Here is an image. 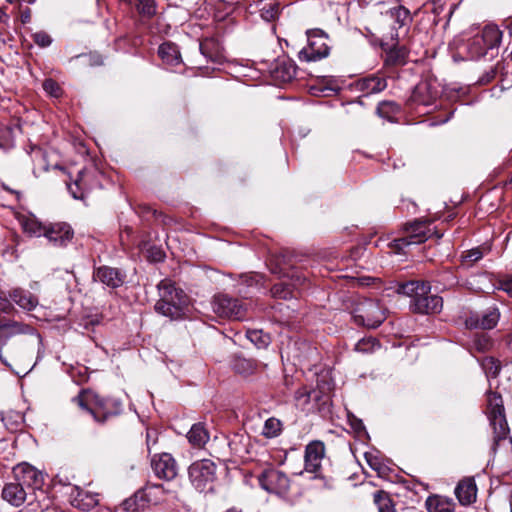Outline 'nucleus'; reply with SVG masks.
Instances as JSON below:
<instances>
[{
    "mask_svg": "<svg viewBox=\"0 0 512 512\" xmlns=\"http://www.w3.org/2000/svg\"><path fill=\"white\" fill-rule=\"evenodd\" d=\"M146 496L149 497L151 495H163L166 493V490L162 484H150L145 488Z\"/></svg>",
    "mask_w": 512,
    "mask_h": 512,
    "instance_id": "nucleus-50",
    "label": "nucleus"
},
{
    "mask_svg": "<svg viewBox=\"0 0 512 512\" xmlns=\"http://www.w3.org/2000/svg\"><path fill=\"white\" fill-rule=\"evenodd\" d=\"M325 455V446L320 441H313L305 449V470L317 473L321 468V462Z\"/></svg>",
    "mask_w": 512,
    "mask_h": 512,
    "instance_id": "nucleus-15",
    "label": "nucleus"
},
{
    "mask_svg": "<svg viewBox=\"0 0 512 512\" xmlns=\"http://www.w3.org/2000/svg\"><path fill=\"white\" fill-rule=\"evenodd\" d=\"M492 345L491 338L485 333L476 334L473 338L472 348L477 352H486L492 348Z\"/></svg>",
    "mask_w": 512,
    "mask_h": 512,
    "instance_id": "nucleus-37",
    "label": "nucleus"
},
{
    "mask_svg": "<svg viewBox=\"0 0 512 512\" xmlns=\"http://www.w3.org/2000/svg\"><path fill=\"white\" fill-rule=\"evenodd\" d=\"M201 53L213 62H219L222 59V54L219 50L217 43L213 39H206L200 43Z\"/></svg>",
    "mask_w": 512,
    "mask_h": 512,
    "instance_id": "nucleus-31",
    "label": "nucleus"
},
{
    "mask_svg": "<svg viewBox=\"0 0 512 512\" xmlns=\"http://www.w3.org/2000/svg\"><path fill=\"white\" fill-rule=\"evenodd\" d=\"M424 90H428V85L426 83H422L420 85H418L415 89V92H414V99L416 101H419L420 103L424 104V105H429L430 104V101L429 100H419L417 99V95L422 93Z\"/></svg>",
    "mask_w": 512,
    "mask_h": 512,
    "instance_id": "nucleus-53",
    "label": "nucleus"
},
{
    "mask_svg": "<svg viewBox=\"0 0 512 512\" xmlns=\"http://www.w3.org/2000/svg\"><path fill=\"white\" fill-rule=\"evenodd\" d=\"M499 312L496 308H490L481 316L472 315L466 320L469 328L492 329L499 321Z\"/></svg>",
    "mask_w": 512,
    "mask_h": 512,
    "instance_id": "nucleus-19",
    "label": "nucleus"
},
{
    "mask_svg": "<svg viewBox=\"0 0 512 512\" xmlns=\"http://www.w3.org/2000/svg\"><path fill=\"white\" fill-rule=\"evenodd\" d=\"M157 287L160 299L155 304L156 312L172 320L179 319L187 304V296L184 291L176 288L174 283L169 280L160 281Z\"/></svg>",
    "mask_w": 512,
    "mask_h": 512,
    "instance_id": "nucleus-3",
    "label": "nucleus"
},
{
    "mask_svg": "<svg viewBox=\"0 0 512 512\" xmlns=\"http://www.w3.org/2000/svg\"><path fill=\"white\" fill-rule=\"evenodd\" d=\"M212 309L219 317L234 320H242L246 316L247 311L243 303L226 294H219L214 297Z\"/></svg>",
    "mask_w": 512,
    "mask_h": 512,
    "instance_id": "nucleus-11",
    "label": "nucleus"
},
{
    "mask_svg": "<svg viewBox=\"0 0 512 512\" xmlns=\"http://www.w3.org/2000/svg\"><path fill=\"white\" fill-rule=\"evenodd\" d=\"M7 18L6 13L0 8V22H4Z\"/></svg>",
    "mask_w": 512,
    "mask_h": 512,
    "instance_id": "nucleus-59",
    "label": "nucleus"
},
{
    "mask_svg": "<svg viewBox=\"0 0 512 512\" xmlns=\"http://www.w3.org/2000/svg\"><path fill=\"white\" fill-rule=\"evenodd\" d=\"M380 348L379 342L373 338H363L357 342L355 345V350L359 352L369 353L374 352L376 349Z\"/></svg>",
    "mask_w": 512,
    "mask_h": 512,
    "instance_id": "nucleus-43",
    "label": "nucleus"
},
{
    "mask_svg": "<svg viewBox=\"0 0 512 512\" xmlns=\"http://www.w3.org/2000/svg\"><path fill=\"white\" fill-rule=\"evenodd\" d=\"M455 495L462 505H470L476 500L477 487L473 478H464L455 488Z\"/></svg>",
    "mask_w": 512,
    "mask_h": 512,
    "instance_id": "nucleus-21",
    "label": "nucleus"
},
{
    "mask_svg": "<svg viewBox=\"0 0 512 512\" xmlns=\"http://www.w3.org/2000/svg\"><path fill=\"white\" fill-rule=\"evenodd\" d=\"M425 505L429 512H453L455 508L452 499L440 495L429 496Z\"/></svg>",
    "mask_w": 512,
    "mask_h": 512,
    "instance_id": "nucleus-25",
    "label": "nucleus"
},
{
    "mask_svg": "<svg viewBox=\"0 0 512 512\" xmlns=\"http://www.w3.org/2000/svg\"><path fill=\"white\" fill-rule=\"evenodd\" d=\"M14 480L28 489H40L44 483V475L40 470L28 463L18 464L13 468Z\"/></svg>",
    "mask_w": 512,
    "mask_h": 512,
    "instance_id": "nucleus-13",
    "label": "nucleus"
},
{
    "mask_svg": "<svg viewBox=\"0 0 512 512\" xmlns=\"http://www.w3.org/2000/svg\"><path fill=\"white\" fill-rule=\"evenodd\" d=\"M248 339L255 343L257 347H264L268 344V339L266 336L262 335L261 331L252 330L247 332Z\"/></svg>",
    "mask_w": 512,
    "mask_h": 512,
    "instance_id": "nucleus-48",
    "label": "nucleus"
},
{
    "mask_svg": "<svg viewBox=\"0 0 512 512\" xmlns=\"http://www.w3.org/2000/svg\"><path fill=\"white\" fill-rule=\"evenodd\" d=\"M306 34L308 44L299 51V59L301 61L311 62L327 57L330 52L328 35L320 29L308 30Z\"/></svg>",
    "mask_w": 512,
    "mask_h": 512,
    "instance_id": "nucleus-8",
    "label": "nucleus"
},
{
    "mask_svg": "<svg viewBox=\"0 0 512 512\" xmlns=\"http://www.w3.org/2000/svg\"><path fill=\"white\" fill-rule=\"evenodd\" d=\"M157 259H158V260H161V259H162V253H161V252H159V253H158V258H157Z\"/></svg>",
    "mask_w": 512,
    "mask_h": 512,
    "instance_id": "nucleus-63",
    "label": "nucleus"
},
{
    "mask_svg": "<svg viewBox=\"0 0 512 512\" xmlns=\"http://www.w3.org/2000/svg\"><path fill=\"white\" fill-rule=\"evenodd\" d=\"M20 348L21 347L15 346L9 349L11 359L17 364L23 363L26 358V353H21Z\"/></svg>",
    "mask_w": 512,
    "mask_h": 512,
    "instance_id": "nucleus-51",
    "label": "nucleus"
},
{
    "mask_svg": "<svg viewBox=\"0 0 512 512\" xmlns=\"http://www.w3.org/2000/svg\"><path fill=\"white\" fill-rule=\"evenodd\" d=\"M44 91L52 97L58 98L62 94V89L59 84L53 79H46L43 82Z\"/></svg>",
    "mask_w": 512,
    "mask_h": 512,
    "instance_id": "nucleus-46",
    "label": "nucleus"
},
{
    "mask_svg": "<svg viewBox=\"0 0 512 512\" xmlns=\"http://www.w3.org/2000/svg\"><path fill=\"white\" fill-rule=\"evenodd\" d=\"M30 20V10L27 8L24 10L21 14V21L22 23H27Z\"/></svg>",
    "mask_w": 512,
    "mask_h": 512,
    "instance_id": "nucleus-56",
    "label": "nucleus"
},
{
    "mask_svg": "<svg viewBox=\"0 0 512 512\" xmlns=\"http://www.w3.org/2000/svg\"><path fill=\"white\" fill-rule=\"evenodd\" d=\"M22 227L30 236L40 237L44 236L48 226H44L35 217H28L23 220Z\"/></svg>",
    "mask_w": 512,
    "mask_h": 512,
    "instance_id": "nucleus-33",
    "label": "nucleus"
},
{
    "mask_svg": "<svg viewBox=\"0 0 512 512\" xmlns=\"http://www.w3.org/2000/svg\"><path fill=\"white\" fill-rule=\"evenodd\" d=\"M14 131L10 126H0V148L9 149L13 146Z\"/></svg>",
    "mask_w": 512,
    "mask_h": 512,
    "instance_id": "nucleus-41",
    "label": "nucleus"
},
{
    "mask_svg": "<svg viewBox=\"0 0 512 512\" xmlns=\"http://www.w3.org/2000/svg\"><path fill=\"white\" fill-rule=\"evenodd\" d=\"M281 430V421L274 417H271L265 421L262 430V435H264L266 438H274L280 434Z\"/></svg>",
    "mask_w": 512,
    "mask_h": 512,
    "instance_id": "nucleus-35",
    "label": "nucleus"
},
{
    "mask_svg": "<svg viewBox=\"0 0 512 512\" xmlns=\"http://www.w3.org/2000/svg\"><path fill=\"white\" fill-rule=\"evenodd\" d=\"M158 54L163 63L168 66H176L182 62L180 51L176 44L164 42L159 46Z\"/></svg>",
    "mask_w": 512,
    "mask_h": 512,
    "instance_id": "nucleus-24",
    "label": "nucleus"
},
{
    "mask_svg": "<svg viewBox=\"0 0 512 512\" xmlns=\"http://www.w3.org/2000/svg\"><path fill=\"white\" fill-rule=\"evenodd\" d=\"M93 278L108 287L117 288L124 283L125 276L117 268L101 266L95 269Z\"/></svg>",
    "mask_w": 512,
    "mask_h": 512,
    "instance_id": "nucleus-17",
    "label": "nucleus"
},
{
    "mask_svg": "<svg viewBox=\"0 0 512 512\" xmlns=\"http://www.w3.org/2000/svg\"><path fill=\"white\" fill-rule=\"evenodd\" d=\"M353 317L357 324L376 328L386 319V314L377 300L364 299L357 304Z\"/></svg>",
    "mask_w": 512,
    "mask_h": 512,
    "instance_id": "nucleus-9",
    "label": "nucleus"
},
{
    "mask_svg": "<svg viewBox=\"0 0 512 512\" xmlns=\"http://www.w3.org/2000/svg\"><path fill=\"white\" fill-rule=\"evenodd\" d=\"M389 14L394 23L397 24L398 28L406 26L410 21L409 10L402 6L390 9Z\"/></svg>",
    "mask_w": 512,
    "mask_h": 512,
    "instance_id": "nucleus-34",
    "label": "nucleus"
},
{
    "mask_svg": "<svg viewBox=\"0 0 512 512\" xmlns=\"http://www.w3.org/2000/svg\"><path fill=\"white\" fill-rule=\"evenodd\" d=\"M385 51V64L389 66L404 65L408 57V49L405 46L394 44Z\"/></svg>",
    "mask_w": 512,
    "mask_h": 512,
    "instance_id": "nucleus-26",
    "label": "nucleus"
},
{
    "mask_svg": "<svg viewBox=\"0 0 512 512\" xmlns=\"http://www.w3.org/2000/svg\"><path fill=\"white\" fill-rule=\"evenodd\" d=\"M500 288L512 297V277L501 280Z\"/></svg>",
    "mask_w": 512,
    "mask_h": 512,
    "instance_id": "nucleus-52",
    "label": "nucleus"
},
{
    "mask_svg": "<svg viewBox=\"0 0 512 512\" xmlns=\"http://www.w3.org/2000/svg\"><path fill=\"white\" fill-rule=\"evenodd\" d=\"M258 479L260 486L270 493L284 496L290 489V480L287 475L274 468L264 470Z\"/></svg>",
    "mask_w": 512,
    "mask_h": 512,
    "instance_id": "nucleus-12",
    "label": "nucleus"
},
{
    "mask_svg": "<svg viewBox=\"0 0 512 512\" xmlns=\"http://www.w3.org/2000/svg\"><path fill=\"white\" fill-rule=\"evenodd\" d=\"M374 500L378 506L379 512H396L392 501L384 492L379 491L375 493Z\"/></svg>",
    "mask_w": 512,
    "mask_h": 512,
    "instance_id": "nucleus-40",
    "label": "nucleus"
},
{
    "mask_svg": "<svg viewBox=\"0 0 512 512\" xmlns=\"http://www.w3.org/2000/svg\"><path fill=\"white\" fill-rule=\"evenodd\" d=\"M365 459L368 465L377 472L380 477H387L390 468L383 462V460L375 453L367 452L365 453Z\"/></svg>",
    "mask_w": 512,
    "mask_h": 512,
    "instance_id": "nucleus-32",
    "label": "nucleus"
},
{
    "mask_svg": "<svg viewBox=\"0 0 512 512\" xmlns=\"http://www.w3.org/2000/svg\"><path fill=\"white\" fill-rule=\"evenodd\" d=\"M19 334H30L32 341L35 345L39 346L41 344V337L38 333L34 331L28 325H25L21 322L17 321H8L7 323H3L0 325V359L2 363L8 367L12 368V364L8 362L7 358L2 354V347L7 344L8 340Z\"/></svg>",
    "mask_w": 512,
    "mask_h": 512,
    "instance_id": "nucleus-10",
    "label": "nucleus"
},
{
    "mask_svg": "<svg viewBox=\"0 0 512 512\" xmlns=\"http://www.w3.org/2000/svg\"><path fill=\"white\" fill-rule=\"evenodd\" d=\"M33 40L40 47H47L52 42L51 37L43 31L36 32L35 34H33Z\"/></svg>",
    "mask_w": 512,
    "mask_h": 512,
    "instance_id": "nucleus-49",
    "label": "nucleus"
},
{
    "mask_svg": "<svg viewBox=\"0 0 512 512\" xmlns=\"http://www.w3.org/2000/svg\"><path fill=\"white\" fill-rule=\"evenodd\" d=\"M392 39H398V33L392 34Z\"/></svg>",
    "mask_w": 512,
    "mask_h": 512,
    "instance_id": "nucleus-62",
    "label": "nucleus"
},
{
    "mask_svg": "<svg viewBox=\"0 0 512 512\" xmlns=\"http://www.w3.org/2000/svg\"><path fill=\"white\" fill-rule=\"evenodd\" d=\"M482 257H483V252L478 247L464 252V254L461 256L462 263L463 264L468 263L470 265L479 261Z\"/></svg>",
    "mask_w": 512,
    "mask_h": 512,
    "instance_id": "nucleus-45",
    "label": "nucleus"
},
{
    "mask_svg": "<svg viewBox=\"0 0 512 512\" xmlns=\"http://www.w3.org/2000/svg\"><path fill=\"white\" fill-rule=\"evenodd\" d=\"M398 293L412 298L413 311L422 314L439 313L443 300L438 295L430 294V285L425 282L409 281L399 285Z\"/></svg>",
    "mask_w": 512,
    "mask_h": 512,
    "instance_id": "nucleus-1",
    "label": "nucleus"
},
{
    "mask_svg": "<svg viewBox=\"0 0 512 512\" xmlns=\"http://www.w3.org/2000/svg\"><path fill=\"white\" fill-rule=\"evenodd\" d=\"M502 35L497 25H485L479 33L469 38L463 45L467 59L477 60L489 53L493 57L494 51H497L500 46Z\"/></svg>",
    "mask_w": 512,
    "mask_h": 512,
    "instance_id": "nucleus-2",
    "label": "nucleus"
},
{
    "mask_svg": "<svg viewBox=\"0 0 512 512\" xmlns=\"http://www.w3.org/2000/svg\"><path fill=\"white\" fill-rule=\"evenodd\" d=\"M301 281V278L297 277L293 284L287 283L286 281H281L273 285L271 288L272 297L279 299H289L294 297V290L292 287L295 288L298 284L300 285Z\"/></svg>",
    "mask_w": 512,
    "mask_h": 512,
    "instance_id": "nucleus-29",
    "label": "nucleus"
},
{
    "mask_svg": "<svg viewBox=\"0 0 512 512\" xmlns=\"http://www.w3.org/2000/svg\"><path fill=\"white\" fill-rule=\"evenodd\" d=\"M311 398L316 401L320 400L319 392L308 390L306 387H302L295 392V400L300 405H306L310 402Z\"/></svg>",
    "mask_w": 512,
    "mask_h": 512,
    "instance_id": "nucleus-39",
    "label": "nucleus"
},
{
    "mask_svg": "<svg viewBox=\"0 0 512 512\" xmlns=\"http://www.w3.org/2000/svg\"><path fill=\"white\" fill-rule=\"evenodd\" d=\"M44 236L54 246H65L73 238V230L66 223H55L47 227Z\"/></svg>",
    "mask_w": 512,
    "mask_h": 512,
    "instance_id": "nucleus-16",
    "label": "nucleus"
},
{
    "mask_svg": "<svg viewBox=\"0 0 512 512\" xmlns=\"http://www.w3.org/2000/svg\"><path fill=\"white\" fill-rule=\"evenodd\" d=\"M360 427H362V422L361 421L358 422V425L356 426V428L358 429Z\"/></svg>",
    "mask_w": 512,
    "mask_h": 512,
    "instance_id": "nucleus-64",
    "label": "nucleus"
},
{
    "mask_svg": "<svg viewBox=\"0 0 512 512\" xmlns=\"http://www.w3.org/2000/svg\"><path fill=\"white\" fill-rule=\"evenodd\" d=\"M157 441V432L156 430H147V433H146V442H147V446H148V449L150 450V447L152 444H155Z\"/></svg>",
    "mask_w": 512,
    "mask_h": 512,
    "instance_id": "nucleus-54",
    "label": "nucleus"
},
{
    "mask_svg": "<svg viewBox=\"0 0 512 512\" xmlns=\"http://www.w3.org/2000/svg\"><path fill=\"white\" fill-rule=\"evenodd\" d=\"M359 89L366 94L379 93L387 87V82L379 76H371L362 79L359 82Z\"/></svg>",
    "mask_w": 512,
    "mask_h": 512,
    "instance_id": "nucleus-28",
    "label": "nucleus"
},
{
    "mask_svg": "<svg viewBox=\"0 0 512 512\" xmlns=\"http://www.w3.org/2000/svg\"><path fill=\"white\" fill-rule=\"evenodd\" d=\"M68 189L71 193V195L73 196V198L75 199H78L81 197V195L78 194V189H79V179H77L74 183V185H69L68 186Z\"/></svg>",
    "mask_w": 512,
    "mask_h": 512,
    "instance_id": "nucleus-55",
    "label": "nucleus"
},
{
    "mask_svg": "<svg viewBox=\"0 0 512 512\" xmlns=\"http://www.w3.org/2000/svg\"><path fill=\"white\" fill-rule=\"evenodd\" d=\"M509 502H510V512H512V494H510Z\"/></svg>",
    "mask_w": 512,
    "mask_h": 512,
    "instance_id": "nucleus-61",
    "label": "nucleus"
},
{
    "mask_svg": "<svg viewBox=\"0 0 512 512\" xmlns=\"http://www.w3.org/2000/svg\"><path fill=\"white\" fill-rule=\"evenodd\" d=\"M98 502V494L83 491L79 487H74L71 493V504L77 509L90 511Z\"/></svg>",
    "mask_w": 512,
    "mask_h": 512,
    "instance_id": "nucleus-20",
    "label": "nucleus"
},
{
    "mask_svg": "<svg viewBox=\"0 0 512 512\" xmlns=\"http://www.w3.org/2000/svg\"><path fill=\"white\" fill-rule=\"evenodd\" d=\"M487 416L493 428L495 444L505 440L509 435V428L505 417V411L501 395L489 393L487 396Z\"/></svg>",
    "mask_w": 512,
    "mask_h": 512,
    "instance_id": "nucleus-5",
    "label": "nucleus"
},
{
    "mask_svg": "<svg viewBox=\"0 0 512 512\" xmlns=\"http://www.w3.org/2000/svg\"><path fill=\"white\" fill-rule=\"evenodd\" d=\"M399 110V107L394 102H381L377 107V113L379 116L384 118H390V114H395Z\"/></svg>",
    "mask_w": 512,
    "mask_h": 512,
    "instance_id": "nucleus-44",
    "label": "nucleus"
},
{
    "mask_svg": "<svg viewBox=\"0 0 512 512\" xmlns=\"http://www.w3.org/2000/svg\"><path fill=\"white\" fill-rule=\"evenodd\" d=\"M271 271L276 274H282V273L284 274V268L275 267V268H271Z\"/></svg>",
    "mask_w": 512,
    "mask_h": 512,
    "instance_id": "nucleus-58",
    "label": "nucleus"
},
{
    "mask_svg": "<svg viewBox=\"0 0 512 512\" xmlns=\"http://www.w3.org/2000/svg\"><path fill=\"white\" fill-rule=\"evenodd\" d=\"M272 76L281 83L290 82L296 76V66L290 60L278 61L272 71Z\"/></svg>",
    "mask_w": 512,
    "mask_h": 512,
    "instance_id": "nucleus-23",
    "label": "nucleus"
},
{
    "mask_svg": "<svg viewBox=\"0 0 512 512\" xmlns=\"http://www.w3.org/2000/svg\"><path fill=\"white\" fill-rule=\"evenodd\" d=\"M233 369L236 373L243 375V376H250L252 375L256 369L257 364L252 359H247L244 357H235L233 360Z\"/></svg>",
    "mask_w": 512,
    "mask_h": 512,
    "instance_id": "nucleus-30",
    "label": "nucleus"
},
{
    "mask_svg": "<svg viewBox=\"0 0 512 512\" xmlns=\"http://www.w3.org/2000/svg\"><path fill=\"white\" fill-rule=\"evenodd\" d=\"M2 497L5 501L15 507L21 506L27 497V489L18 481L7 483L2 490Z\"/></svg>",
    "mask_w": 512,
    "mask_h": 512,
    "instance_id": "nucleus-18",
    "label": "nucleus"
},
{
    "mask_svg": "<svg viewBox=\"0 0 512 512\" xmlns=\"http://www.w3.org/2000/svg\"><path fill=\"white\" fill-rule=\"evenodd\" d=\"M137 10L143 16L151 18L156 14L155 0H137Z\"/></svg>",
    "mask_w": 512,
    "mask_h": 512,
    "instance_id": "nucleus-42",
    "label": "nucleus"
},
{
    "mask_svg": "<svg viewBox=\"0 0 512 512\" xmlns=\"http://www.w3.org/2000/svg\"><path fill=\"white\" fill-rule=\"evenodd\" d=\"M508 29H509V33L510 35L512 36V20L510 21V23L508 24Z\"/></svg>",
    "mask_w": 512,
    "mask_h": 512,
    "instance_id": "nucleus-60",
    "label": "nucleus"
},
{
    "mask_svg": "<svg viewBox=\"0 0 512 512\" xmlns=\"http://www.w3.org/2000/svg\"><path fill=\"white\" fill-rule=\"evenodd\" d=\"M188 475L196 490L211 491L216 480V464L210 459L195 461L189 466Z\"/></svg>",
    "mask_w": 512,
    "mask_h": 512,
    "instance_id": "nucleus-7",
    "label": "nucleus"
},
{
    "mask_svg": "<svg viewBox=\"0 0 512 512\" xmlns=\"http://www.w3.org/2000/svg\"><path fill=\"white\" fill-rule=\"evenodd\" d=\"M151 468L159 479L166 481L173 480L178 474V465L169 453L155 454L151 458Z\"/></svg>",
    "mask_w": 512,
    "mask_h": 512,
    "instance_id": "nucleus-14",
    "label": "nucleus"
},
{
    "mask_svg": "<svg viewBox=\"0 0 512 512\" xmlns=\"http://www.w3.org/2000/svg\"><path fill=\"white\" fill-rule=\"evenodd\" d=\"M431 223L423 220H415L407 223L404 227L405 235L403 237L393 240L392 247L397 251H402L409 245L421 244L429 239L433 234H436L437 239H440L443 235L432 232L430 228Z\"/></svg>",
    "mask_w": 512,
    "mask_h": 512,
    "instance_id": "nucleus-6",
    "label": "nucleus"
},
{
    "mask_svg": "<svg viewBox=\"0 0 512 512\" xmlns=\"http://www.w3.org/2000/svg\"><path fill=\"white\" fill-rule=\"evenodd\" d=\"M14 310V305L11 298L9 297V293L7 294L5 291L0 289V311L6 314H10Z\"/></svg>",
    "mask_w": 512,
    "mask_h": 512,
    "instance_id": "nucleus-47",
    "label": "nucleus"
},
{
    "mask_svg": "<svg viewBox=\"0 0 512 512\" xmlns=\"http://www.w3.org/2000/svg\"><path fill=\"white\" fill-rule=\"evenodd\" d=\"M74 402L89 412L97 423H104L108 418L119 413L121 403L116 400L103 399L89 390H82L74 399Z\"/></svg>",
    "mask_w": 512,
    "mask_h": 512,
    "instance_id": "nucleus-4",
    "label": "nucleus"
},
{
    "mask_svg": "<svg viewBox=\"0 0 512 512\" xmlns=\"http://www.w3.org/2000/svg\"><path fill=\"white\" fill-rule=\"evenodd\" d=\"M487 377H496L500 372V363L493 357H485L480 362Z\"/></svg>",
    "mask_w": 512,
    "mask_h": 512,
    "instance_id": "nucleus-38",
    "label": "nucleus"
},
{
    "mask_svg": "<svg viewBox=\"0 0 512 512\" xmlns=\"http://www.w3.org/2000/svg\"><path fill=\"white\" fill-rule=\"evenodd\" d=\"M280 13L279 4L276 2H267L260 9V16L265 21L275 20Z\"/></svg>",
    "mask_w": 512,
    "mask_h": 512,
    "instance_id": "nucleus-36",
    "label": "nucleus"
},
{
    "mask_svg": "<svg viewBox=\"0 0 512 512\" xmlns=\"http://www.w3.org/2000/svg\"><path fill=\"white\" fill-rule=\"evenodd\" d=\"M506 345L508 349L512 352V333L507 336Z\"/></svg>",
    "mask_w": 512,
    "mask_h": 512,
    "instance_id": "nucleus-57",
    "label": "nucleus"
},
{
    "mask_svg": "<svg viewBox=\"0 0 512 512\" xmlns=\"http://www.w3.org/2000/svg\"><path fill=\"white\" fill-rule=\"evenodd\" d=\"M209 438V433L203 423L192 425L187 433L189 443L197 448L203 447L208 442Z\"/></svg>",
    "mask_w": 512,
    "mask_h": 512,
    "instance_id": "nucleus-27",
    "label": "nucleus"
},
{
    "mask_svg": "<svg viewBox=\"0 0 512 512\" xmlns=\"http://www.w3.org/2000/svg\"><path fill=\"white\" fill-rule=\"evenodd\" d=\"M9 297L11 298L12 303L14 302L25 311H32L39 304V300L34 294L22 288L12 289L9 292Z\"/></svg>",
    "mask_w": 512,
    "mask_h": 512,
    "instance_id": "nucleus-22",
    "label": "nucleus"
}]
</instances>
